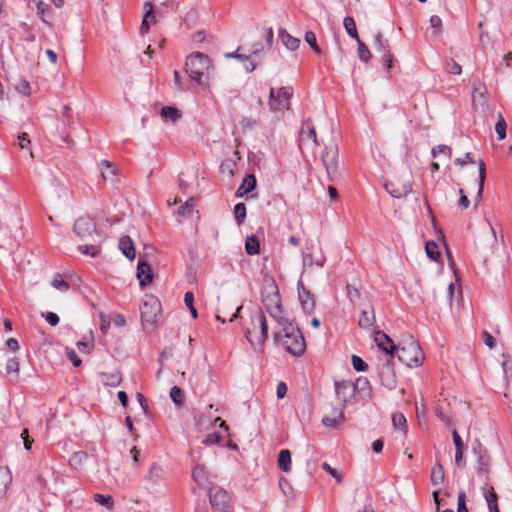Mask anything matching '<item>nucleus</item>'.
I'll return each instance as SVG.
<instances>
[{
	"instance_id": "35",
	"label": "nucleus",
	"mask_w": 512,
	"mask_h": 512,
	"mask_svg": "<svg viewBox=\"0 0 512 512\" xmlns=\"http://www.w3.org/2000/svg\"><path fill=\"white\" fill-rule=\"evenodd\" d=\"M343 25H344L345 30L348 33V35H350L352 38L358 40L359 36H358V32L356 29V24H355L354 19L350 16L345 17L344 21H343Z\"/></svg>"
},
{
	"instance_id": "45",
	"label": "nucleus",
	"mask_w": 512,
	"mask_h": 512,
	"mask_svg": "<svg viewBox=\"0 0 512 512\" xmlns=\"http://www.w3.org/2000/svg\"><path fill=\"white\" fill-rule=\"evenodd\" d=\"M184 302L186 306L189 308L191 315L193 318H196L198 316L197 310L194 307V295L192 292H186L184 295Z\"/></svg>"
},
{
	"instance_id": "11",
	"label": "nucleus",
	"mask_w": 512,
	"mask_h": 512,
	"mask_svg": "<svg viewBox=\"0 0 512 512\" xmlns=\"http://www.w3.org/2000/svg\"><path fill=\"white\" fill-rule=\"evenodd\" d=\"M269 107L273 112L288 109V90L286 87H281L277 91L274 88L270 89Z\"/></svg>"
},
{
	"instance_id": "46",
	"label": "nucleus",
	"mask_w": 512,
	"mask_h": 512,
	"mask_svg": "<svg viewBox=\"0 0 512 512\" xmlns=\"http://www.w3.org/2000/svg\"><path fill=\"white\" fill-rule=\"evenodd\" d=\"M506 122L502 115L499 116V120L495 125V131L498 135L499 140H503L506 137Z\"/></svg>"
},
{
	"instance_id": "2",
	"label": "nucleus",
	"mask_w": 512,
	"mask_h": 512,
	"mask_svg": "<svg viewBox=\"0 0 512 512\" xmlns=\"http://www.w3.org/2000/svg\"><path fill=\"white\" fill-rule=\"evenodd\" d=\"M245 335L251 345H262L267 337L266 318L261 309L251 312L249 324L245 326Z\"/></svg>"
},
{
	"instance_id": "9",
	"label": "nucleus",
	"mask_w": 512,
	"mask_h": 512,
	"mask_svg": "<svg viewBox=\"0 0 512 512\" xmlns=\"http://www.w3.org/2000/svg\"><path fill=\"white\" fill-rule=\"evenodd\" d=\"M290 329V355L300 357L306 351L304 335L298 326L293 327L292 322H290Z\"/></svg>"
},
{
	"instance_id": "15",
	"label": "nucleus",
	"mask_w": 512,
	"mask_h": 512,
	"mask_svg": "<svg viewBox=\"0 0 512 512\" xmlns=\"http://www.w3.org/2000/svg\"><path fill=\"white\" fill-rule=\"evenodd\" d=\"M193 480L198 486L207 488L213 482V476L207 471L205 466L197 464L192 470Z\"/></svg>"
},
{
	"instance_id": "51",
	"label": "nucleus",
	"mask_w": 512,
	"mask_h": 512,
	"mask_svg": "<svg viewBox=\"0 0 512 512\" xmlns=\"http://www.w3.org/2000/svg\"><path fill=\"white\" fill-rule=\"evenodd\" d=\"M5 368H6V372L7 373L18 374L19 373V361H18V359L16 357L8 359Z\"/></svg>"
},
{
	"instance_id": "10",
	"label": "nucleus",
	"mask_w": 512,
	"mask_h": 512,
	"mask_svg": "<svg viewBox=\"0 0 512 512\" xmlns=\"http://www.w3.org/2000/svg\"><path fill=\"white\" fill-rule=\"evenodd\" d=\"M210 504L213 509L219 512H230L229 511V495L228 493L219 487H213L209 489Z\"/></svg>"
},
{
	"instance_id": "43",
	"label": "nucleus",
	"mask_w": 512,
	"mask_h": 512,
	"mask_svg": "<svg viewBox=\"0 0 512 512\" xmlns=\"http://www.w3.org/2000/svg\"><path fill=\"white\" fill-rule=\"evenodd\" d=\"M234 215L238 224H241L246 217V206L244 203H238L234 207Z\"/></svg>"
},
{
	"instance_id": "13",
	"label": "nucleus",
	"mask_w": 512,
	"mask_h": 512,
	"mask_svg": "<svg viewBox=\"0 0 512 512\" xmlns=\"http://www.w3.org/2000/svg\"><path fill=\"white\" fill-rule=\"evenodd\" d=\"M161 305L156 298H150L141 305V318L146 322H153L160 313Z\"/></svg>"
},
{
	"instance_id": "61",
	"label": "nucleus",
	"mask_w": 512,
	"mask_h": 512,
	"mask_svg": "<svg viewBox=\"0 0 512 512\" xmlns=\"http://www.w3.org/2000/svg\"><path fill=\"white\" fill-rule=\"evenodd\" d=\"M101 165L107 168V171H102V176L105 180L110 179L114 175L111 163L107 160H102Z\"/></svg>"
},
{
	"instance_id": "23",
	"label": "nucleus",
	"mask_w": 512,
	"mask_h": 512,
	"mask_svg": "<svg viewBox=\"0 0 512 512\" xmlns=\"http://www.w3.org/2000/svg\"><path fill=\"white\" fill-rule=\"evenodd\" d=\"M12 482L11 471L8 467H0V499L6 494Z\"/></svg>"
},
{
	"instance_id": "21",
	"label": "nucleus",
	"mask_w": 512,
	"mask_h": 512,
	"mask_svg": "<svg viewBox=\"0 0 512 512\" xmlns=\"http://www.w3.org/2000/svg\"><path fill=\"white\" fill-rule=\"evenodd\" d=\"M256 186V178L254 175L252 174H249L247 175L242 184L238 187L237 191H236V197L237 198H242L244 195H246L247 193H249L250 191H252Z\"/></svg>"
},
{
	"instance_id": "6",
	"label": "nucleus",
	"mask_w": 512,
	"mask_h": 512,
	"mask_svg": "<svg viewBox=\"0 0 512 512\" xmlns=\"http://www.w3.org/2000/svg\"><path fill=\"white\" fill-rule=\"evenodd\" d=\"M297 142L302 153L305 151L313 152L318 147L316 129L309 119L302 122Z\"/></svg>"
},
{
	"instance_id": "4",
	"label": "nucleus",
	"mask_w": 512,
	"mask_h": 512,
	"mask_svg": "<svg viewBox=\"0 0 512 512\" xmlns=\"http://www.w3.org/2000/svg\"><path fill=\"white\" fill-rule=\"evenodd\" d=\"M211 67L210 58L201 53V52H193L191 53L185 62V71L190 77V79L197 84H202V78L206 71Z\"/></svg>"
},
{
	"instance_id": "29",
	"label": "nucleus",
	"mask_w": 512,
	"mask_h": 512,
	"mask_svg": "<svg viewBox=\"0 0 512 512\" xmlns=\"http://www.w3.org/2000/svg\"><path fill=\"white\" fill-rule=\"evenodd\" d=\"M260 244L255 236H248L245 241V250L249 255H256L259 253Z\"/></svg>"
},
{
	"instance_id": "58",
	"label": "nucleus",
	"mask_w": 512,
	"mask_h": 512,
	"mask_svg": "<svg viewBox=\"0 0 512 512\" xmlns=\"http://www.w3.org/2000/svg\"><path fill=\"white\" fill-rule=\"evenodd\" d=\"M66 355L68 359L73 363L74 366L78 367L81 365V359L78 357L77 353L72 348L66 349Z\"/></svg>"
},
{
	"instance_id": "26",
	"label": "nucleus",
	"mask_w": 512,
	"mask_h": 512,
	"mask_svg": "<svg viewBox=\"0 0 512 512\" xmlns=\"http://www.w3.org/2000/svg\"><path fill=\"white\" fill-rule=\"evenodd\" d=\"M344 418V414L342 409L333 408L331 415H326L323 417L322 422L327 427H333L337 423L341 422Z\"/></svg>"
},
{
	"instance_id": "49",
	"label": "nucleus",
	"mask_w": 512,
	"mask_h": 512,
	"mask_svg": "<svg viewBox=\"0 0 512 512\" xmlns=\"http://www.w3.org/2000/svg\"><path fill=\"white\" fill-rule=\"evenodd\" d=\"M346 290H347V296L352 303L356 302L360 298L361 293L357 287L348 284L346 286Z\"/></svg>"
},
{
	"instance_id": "14",
	"label": "nucleus",
	"mask_w": 512,
	"mask_h": 512,
	"mask_svg": "<svg viewBox=\"0 0 512 512\" xmlns=\"http://www.w3.org/2000/svg\"><path fill=\"white\" fill-rule=\"evenodd\" d=\"M297 290L298 300L303 311L307 314L311 313L315 308V300L312 293L305 288L302 280L298 281Z\"/></svg>"
},
{
	"instance_id": "48",
	"label": "nucleus",
	"mask_w": 512,
	"mask_h": 512,
	"mask_svg": "<svg viewBox=\"0 0 512 512\" xmlns=\"http://www.w3.org/2000/svg\"><path fill=\"white\" fill-rule=\"evenodd\" d=\"M446 70L450 74H454V75H460L462 73L461 66L454 59H449L447 61V63H446Z\"/></svg>"
},
{
	"instance_id": "28",
	"label": "nucleus",
	"mask_w": 512,
	"mask_h": 512,
	"mask_svg": "<svg viewBox=\"0 0 512 512\" xmlns=\"http://www.w3.org/2000/svg\"><path fill=\"white\" fill-rule=\"evenodd\" d=\"M486 179V168L485 163L480 160L479 161V183H478V191L477 195L475 197L476 203H479L482 200L483 197V191H484V183Z\"/></svg>"
},
{
	"instance_id": "53",
	"label": "nucleus",
	"mask_w": 512,
	"mask_h": 512,
	"mask_svg": "<svg viewBox=\"0 0 512 512\" xmlns=\"http://www.w3.org/2000/svg\"><path fill=\"white\" fill-rule=\"evenodd\" d=\"M352 365L353 368L358 372L366 371L368 367L367 364L359 356L356 355L352 356Z\"/></svg>"
},
{
	"instance_id": "42",
	"label": "nucleus",
	"mask_w": 512,
	"mask_h": 512,
	"mask_svg": "<svg viewBox=\"0 0 512 512\" xmlns=\"http://www.w3.org/2000/svg\"><path fill=\"white\" fill-rule=\"evenodd\" d=\"M170 397L172 401L180 406L184 403V395L182 390L178 386H173L170 390Z\"/></svg>"
},
{
	"instance_id": "12",
	"label": "nucleus",
	"mask_w": 512,
	"mask_h": 512,
	"mask_svg": "<svg viewBox=\"0 0 512 512\" xmlns=\"http://www.w3.org/2000/svg\"><path fill=\"white\" fill-rule=\"evenodd\" d=\"M335 395L341 402L348 403L354 397L356 386L352 381L341 380L334 382Z\"/></svg>"
},
{
	"instance_id": "25",
	"label": "nucleus",
	"mask_w": 512,
	"mask_h": 512,
	"mask_svg": "<svg viewBox=\"0 0 512 512\" xmlns=\"http://www.w3.org/2000/svg\"><path fill=\"white\" fill-rule=\"evenodd\" d=\"M165 470L162 466L158 464H152L146 478L153 484H156L162 481L165 477Z\"/></svg>"
},
{
	"instance_id": "37",
	"label": "nucleus",
	"mask_w": 512,
	"mask_h": 512,
	"mask_svg": "<svg viewBox=\"0 0 512 512\" xmlns=\"http://www.w3.org/2000/svg\"><path fill=\"white\" fill-rule=\"evenodd\" d=\"M94 501L109 510H111L114 505V500L111 495L95 494Z\"/></svg>"
},
{
	"instance_id": "60",
	"label": "nucleus",
	"mask_w": 512,
	"mask_h": 512,
	"mask_svg": "<svg viewBox=\"0 0 512 512\" xmlns=\"http://www.w3.org/2000/svg\"><path fill=\"white\" fill-rule=\"evenodd\" d=\"M221 436L217 432H213L208 434L205 439L202 441L204 445H212L216 444L220 441Z\"/></svg>"
},
{
	"instance_id": "54",
	"label": "nucleus",
	"mask_w": 512,
	"mask_h": 512,
	"mask_svg": "<svg viewBox=\"0 0 512 512\" xmlns=\"http://www.w3.org/2000/svg\"><path fill=\"white\" fill-rule=\"evenodd\" d=\"M457 512H469L466 507V493L463 490L458 493Z\"/></svg>"
},
{
	"instance_id": "3",
	"label": "nucleus",
	"mask_w": 512,
	"mask_h": 512,
	"mask_svg": "<svg viewBox=\"0 0 512 512\" xmlns=\"http://www.w3.org/2000/svg\"><path fill=\"white\" fill-rule=\"evenodd\" d=\"M396 355L408 367L419 365L424 358L419 343L412 336L397 346Z\"/></svg>"
},
{
	"instance_id": "17",
	"label": "nucleus",
	"mask_w": 512,
	"mask_h": 512,
	"mask_svg": "<svg viewBox=\"0 0 512 512\" xmlns=\"http://www.w3.org/2000/svg\"><path fill=\"white\" fill-rule=\"evenodd\" d=\"M137 279L141 286H147L152 282L153 273L151 266L144 260L139 259L137 266Z\"/></svg>"
},
{
	"instance_id": "59",
	"label": "nucleus",
	"mask_w": 512,
	"mask_h": 512,
	"mask_svg": "<svg viewBox=\"0 0 512 512\" xmlns=\"http://www.w3.org/2000/svg\"><path fill=\"white\" fill-rule=\"evenodd\" d=\"M436 416L443 421L447 426H452L451 418L445 414L443 409L440 406H437L435 409Z\"/></svg>"
},
{
	"instance_id": "63",
	"label": "nucleus",
	"mask_w": 512,
	"mask_h": 512,
	"mask_svg": "<svg viewBox=\"0 0 512 512\" xmlns=\"http://www.w3.org/2000/svg\"><path fill=\"white\" fill-rule=\"evenodd\" d=\"M44 316V314H42ZM47 323L51 326H56L59 323V317L56 313L48 312L45 315Z\"/></svg>"
},
{
	"instance_id": "31",
	"label": "nucleus",
	"mask_w": 512,
	"mask_h": 512,
	"mask_svg": "<svg viewBox=\"0 0 512 512\" xmlns=\"http://www.w3.org/2000/svg\"><path fill=\"white\" fill-rule=\"evenodd\" d=\"M161 116L165 119L176 122L181 117V112L174 107H163L160 112Z\"/></svg>"
},
{
	"instance_id": "56",
	"label": "nucleus",
	"mask_w": 512,
	"mask_h": 512,
	"mask_svg": "<svg viewBox=\"0 0 512 512\" xmlns=\"http://www.w3.org/2000/svg\"><path fill=\"white\" fill-rule=\"evenodd\" d=\"M430 25L432 28H434V32L433 34L434 35H439V33L441 32V27H442V20L439 16L437 15H433L431 16L430 18Z\"/></svg>"
},
{
	"instance_id": "39",
	"label": "nucleus",
	"mask_w": 512,
	"mask_h": 512,
	"mask_svg": "<svg viewBox=\"0 0 512 512\" xmlns=\"http://www.w3.org/2000/svg\"><path fill=\"white\" fill-rule=\"evenodd\" d=\"M427 256L432 260H437L440 256L438 245L434 241H428L425 245Z\"/></svg>"
},
{
	"instance_id": "5",
	"label": "nucleus",
	"mask_w": 512,
	"mask_h": 512,
	"mask_svg": "<svg viewBox=\"0 0 512 512\" xmlns=\"http://www.w3.org/2000/svg\"><path fill=\"white\" fill-rule=\"evenodd\" d=\"M472 453L477 457L476 472L478 476L484 477L485 481L490 480L491 457L488 450L483 446L479 439H475L472 444Z\"/></svg>"
},
{
	"instance_id": "19",
	"label": "nucleus",
	"mask_w": 512,
	"mask_h": 512,
	"mask_svg": "<svg viewBox=\"0 0 512 512\" xmlns=\"http://www.w3.org/2000/svg\"><path fill=\"white\" fill-rule=\"evenodd\" d=\"M375 323V311L372 305L367 304L361 308L358 324L362 329H368Z\"/></svg>"
},
{
	"instance_id": "8",
	"label": "nucleus",
	"mask_w": 512,
	"mask_h": 512,
	"mask_svg": "<svg viewBox=\"0 0 512 512\" xmlns=\"http://www.w3.org/2000/svg\"><path fill=\"white\" fill-rule=\"evenodd\" d=\"M73 231L81 240L90 241L94 239L96 226L91 217L82 216L75 221Z\"/></svg>"
},
{
	"instance_id": "34",
	"label": "nucleus",
	"mask_w": 512,
	"mask_h": 512,
	"mask_svg": "<svg viewBox=\"0 0 512 512\" xmlns=\"http://www.w3.org/2000/svg\"><path fill=\"white\" fill-rule=\"evenodd\" d=\"M392 423L395 429H399L403 432L406 431L407 428V420L405 416L400 412H395L392 415Z\"/></svg>"
},
{
	"instance_id": "55",
	"label": "nucleus",
	"mask_w": 512,
	"mask_h": 512,
	"mask_svg": "<svg viewBox=\"0 0 512 512\" xmlns=\"http://www.w3.org/2000/svg\"><path fill=\"white\" fill-rule=\"evenodd\" d=\"M322 468L329 473L338 483L342 482V475L334 468H332L327 462L322 464Z\"/></svg>"
},
{
	"instance_id": "44",
	"label": "nucleus",
	"mask_w": 512,
	"mask_h": 512,
	"mask_svg": "<svg viewBox=\"0 0 512 512\" xmlns=\"http://www.w3.org/2000/svg\"><path fill=\"white\" fill-rule=\"evenodd\" d=\"M357 42L359 58L364 62H368V60L371 58V54L368 47L359 38Z\"/></svg>"
},
{
	"instance_id": "32",
	"label": "nucleus",
	"mask_w": 512,
	"mask_h": 512,
	"mask_svg": "<svg viewBox=\"0 0 512 512\" xmlns=\"http://www.w3.org/2000/svg\"><path fill=\"white\" fill-rule=\"evenodd\" d=\"M53 186L55 188L54 192L58 198H68L70 196V191L64 182L54 179Z\"/></svg>"
},
{
	"instance_id": "22",
	"label": "nucleus",
	"mask_w": 512,
	"mask_h": 512,
	"mask_svg": "<svg viewBox=\"0 0 512 512\" xmlns=\"http://www.w3.org/2000/svg\"><path fill=\"white\" fill-rule=\"evenodd\" d=\"M119 248L128 259L135 258L136 250L133 241L129 236H123L122 238H120Z\"/></svg>"
},
{
	"instance_id": "40",
	"label": "nucleus",
	"mask_w": 512,
	"mask_h": 512,
	"mask_svg": "<svg viewBox=\"0 0 512 512\" xmlns=\"http://www.w3.org/2000/svg\"><path fill=\"white\" fill-rule=\"evenodd\" d=\"M305 41L312 48L314 53H316L317 55L321 54L322 51H321L320 47L317 44L316 35L313 32H311V31L306 32V34H305Z\"/></svg>"
},
{
	"instance_id": "27",
	"label": "nucleus",
	"mask_w": 512,
	"mask_h": 512,
	"mask_svg": "<svg viewBox=\"0 0 512 512\" xmlns=\"http://www.w3.org/2000/svg\"><path fill=\"white\" fill-rule=\"evenodd\" d=\"M308 183V170L304 167H300L298 172L295 174L294 189L300 191L301 189H304Z\"/></svg>"
},
{
	"instance_id": "64",
	"label": "nucleus",
	"mask_w": 512,
	"mask_h": 512,
	"mask_svg": "<svg viewBox=\"0 0 512 512\" xmlns=\"http://www.w3.org/2000/svg\"><path fill=\"white\" fill-rule=\"evenodd\" d=\"M483 337H484V343H485L486 346H488L489 348L495 347L496 340H495V338L489 332L484 331L483 332Z\"/></svg>"
},
{
	"instance_id": "38",
	"label": "nucleus",
	"mask_w": 512,
	"mask_h": 512,
	"mask_svg": "<svg viewBox=\"0 0 512 512\" xmlns=\"http://www.w3.org/2000/svg\"><path fill=\"white\" fill-rule=\"evenodd\" d=\"M195 205V199L190 198L188 199L183 205H181L178 209V214L181 217H187L191 215L193 208Z\"/></svg>"
},
{
	"instance_id": "16",
	"label": "nucleus",
	"mask_w": 512,
	"mask_h": 512,
	"mask_svg": "<svg viewBox=\"0 0 512 512\" xmlns=\"http://www.w3.org/2000/svg\"><path fill=\"white\" fill-rule=\"evenodd\" d=\"M385 189L394 198H402L407 196L412 191V184L409 180H406L402 184L390 182L385 184Z\"/></svg>"
},
{
	"instance_id": "41",
	"label": "nucleus",
	"mask_w": 512,
	"mask_h": 512,
	"mask_svg": "<svg viewBox=\"0 0 512 512\" xmlns=\"http://www.w3.org/2000/svg\"><path fill=\"white\" fill-rule=\"evenodd\" d=\"M51 285L53 288L59 290L60 292H66L69 289V284L59 274L54 277Z\"/></svg>"
},
{
	"instance_id": "20",
	"label": "nucleus",
	"mask_w": 512,
	"mask_h": 512,
	"mask_svg": "<svg viewBox=\"0 0 512 512\" xmlns=\"http://www.w3.org/2000/svg\"><path fill=\"white\" fill-rule=\"evenodd\" d=\"M489 481H485V486L482 488L483 496L487 502L489 512H498V496L492 486H488Z\"/></svg>"
},
{
	"instance_id": "18",
	"label": "nucleus",
	"mask_w": 512,
	"mask_h": 512,
	"mask_svg": "<svg viewBox=\"0 0 512 512\" xmlns=\"http://www.w3.org/2000/svg\"><path fill=\"white\" fill-rule=\"evenodd\" d=\"M375 342L380 349L391 356H393L394 352L397 350V346L394 345L393 340L382 331H377L375 333Z\"/></svg>"
},
{
	"instance_id": "24",
	"label": "nucleus",
	"mask_w": 512,
	"mask_h": 512,
	"mask_svg": "<svg viewBox=\"0 0 512 512\" xmlns=\"http://www.w3.org/2000/svg\"><path fill=\"white\" fill-rule=\"evenodd\" d=\"M101 381L106 386L116 387L120 385L122 381L121 374L118 370L111 373L102 372L100 373Z\"/></svg>"
},
{
	"instance_id": "7",
	"label": "nucleus",
	"mask_w": 512,
	"mask_h": 512,
	"mask_svg": "<svg viewBox=\"0 0 512 512\" xmlns=\"http://www.w3.org/2000/svg\"><path fill=\"white\" fill-rule=\"evenodd\" d=\"M322 164L326 170L327 177L330 181L338 178V147L335 144L326 145L322 155Z\"/></svg>"
},
{
	"instance_id": "57",
	"label": "nucleus",
	"mask_w": 512,
	"mask_h": 512,
	"mask_svg": "<svg viewBox=\"0 0 512 512\" xmlns=\"http://www.w3.org/2000/svg\"><path fill=\"white\" fill-rule=\"evenodd\" d=\"M86 458V454L83 453V452H76L74 453L70 460H69V463L71 466L73 467H77L78 465H80L82 463V461Z\"/></svg>"
},
{
	"instance_id": "30",
	"label": "nucleus",
	"mask_w": 512,
	"mask_h": 512,
	"mask_svg": "<svg viewBox=\"0 0 512 512\" xmlns=\"http://www.w3.org/2000/svg\"><path fill=\"white\" fill-rule=\"evenodd\" d=\"M444 481V469L440 463H436L431 471V482L440 485Z\"/></svg>"
},
{
	"instance_id": "33",
	"label": "nucleus",
	"mask_w": 512,
	"mask_h": 512,
	"mask_svg": "<svg viewBox=\"0 0 512 512\" xmlns=\"http://www.w3.org/2000/svg\"><path fill=\"white\" fill-rule=\"evenodd\" d=\"M375 49L381 53V55L390 52L389 43L387 40L383 39L380 32L375 35Z\"/></svg>"
},
{
	"instance_id": "50",
	"label": "nucleus",
	"mask_w": 512,
	"mask_h": 512,
	"mask_svg": "<svg viewBox=\"0 0 512 512\" xmlns=\"http://www.w3.org/2000/svg\"><path fill=\"white\" fill-rule=\"evenodd\" d=\"M278 465L284 472H288V449L280 451Z\"/></svg>"
},
{
	"instance_id": "52",
	"label": "nucleus",
	"mask_w": 512,
	"mask_h": 512,
	"mask_svg": "<svg viewBox=\"0 0 512 512\" xmlns=\"http://www.w3.org/2000/svg\"><path fill=\"white\" fill-rule=\"evenodd\" d=\"M15 88L17 91H19L23 95H29L30 94V84L25 79H20L16 84Z\"/></svg>"
},
{
	"instance_id": "36",
	"label": "nucleus",
	"mask_w": 512,
	"mask_h": 512,
	"mask_svg": "<svg viewBox=\"0 0 512 512\" xmlns=\"http://www.w3.org/2000/svg\"><path fill=\"white\" fill-rule=\"evenodd\" d=\"M77 347L80 352L90 353L93 348V335L91 331L89 336H85L82 340L77 342Z\"/></svg>"
},
{
	"instance_id": "1",
	"label": "nucleus",
	"mask_w": 512,
	"mask_h": 512,
	"mask_svg": "<svg viewBox=\"0 0 512 512\" xmlns=\"http://www.w3.org/2000/svg\"><path fill=\"white\" fill-rule=\"evenodd\" d=\"M262 301L270 316L274 318L280 329L274 331V341L278 346H281L285 352H288V328L287 320L283 315V309L280 303V295L277 286L273 281H269L264 286L262 292Z\"/></svg>"
},
{
	"instance_id": "62",
	"label": "nucleus",
	"mask_w": 512,
	"mask_h": 512,
	"mask_svg": "<svg viewBox=\"0 0 512 512\" xmlns=\"http://www.w3.org/2000/svg\"><path fill=\"white\" fill-rule=\"evenodd\" d=\"M452 438H453V442L455 444V450L464 449V443H463L461 437L459 436L458 432L456 431V429H453V431H452Z\"/></svg>"
},
{
	"instance_id": "47",
	"label": "nucleus",
	"mask_w": 512,
	"mask_h": 512,
	"mask_svg": "<svg viewBox=\"0 0 512 512\" xmlns=\"http://www.w3.org/2000/svg\"><path fill=\"white\" fill-rule=\"evenodd\" d=\"M451 148L447 145L441 144L432 148L431 154L433 157H437L440 154H445L448 157L451 156Z\"/></svg>"
}]
</instances>
